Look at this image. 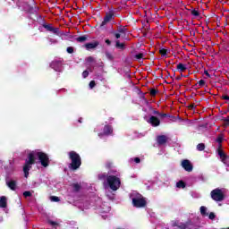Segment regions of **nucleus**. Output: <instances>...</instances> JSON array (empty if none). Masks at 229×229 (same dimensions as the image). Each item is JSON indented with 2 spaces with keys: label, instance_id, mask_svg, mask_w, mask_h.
Masks as SVG:
<instances>
[{
  "label": "nucleus",
  "instance_id": "obj_1",
  "mask_svg": "<svg viewBox=\"0 0 229 229\" xmlns=\"http://www.w3.org/2000/svg\"><path fill=\"white\" fill-rule=\"evenodd\" d=\"M68 157L71 160L68 167L70 171H78L80 167H81V157L78 152L72 150L69 152Z\"/></svg>",
  "mask_w": 229,
  "mask_h": 229
},
{
  "label": "nucleus",
  "instance_id": "obj_2",
  "mask_svg": "<svg viewBox=\"0 0 229 229\" xmlns=\"http://www.w3.org/2000/svg\"><path fill=\"white\" fill-rule=\"evenodd\" d=\"M106 183L111 191H118L121 187V178H119V175L110 174L107 176Z\"/></svg>",
  "mask_w": 229,
  "mask_h": 229
},
{
  "label": "nucleus",
  "instance_id": "obj_3",
  "mask_svg": "<svg viewBox=\"0 0 229 229\" xmlns=\"http://www.w3.org/2000/svg\"><path fill=\"white\" fill-rule=\"evenodd\" d=\"M132 205L135 208H144L148 205L146 198H144L140 193H138L134 198H132Z\"/></svg>",
  "mask_w": 229,
  "mask_h": 229
},
{
  "label": "nucleus",
  "instance_id": "obj_4",
  "mask_svg": "<svg viewBox=\"0 0 229 229\" xmlns=\"http://www.w3.org/2000/svg\"><path fill=\"white\" fill-rule=\"evenodd\" d=\"M211 199L213 201H225V192L219 188H216L210 192Z\"/></svg>",
  "mask_w": 229,
  "mask_h": 229
},
{
  "label": "nucleus",
  "instance_id": "obj_5",
  "mask_svg": "<svg viewBox=\"0 0 229 229\" xmlns=\"http://www.w3.org/2000/svg\"><path fill=\"white\" fill-rule=\"evenodd\" d=\"M36 157L43 167H49V156L46 152H36Z\"/></svg>",
  "mask_w": 229,
  "mask_h": 229
},
{
  "label": "nucleus",
  "instance_id": "obj_6",
  "mask_svg": "<svg viewBox=\"0 0 229 229\" xmlns=\"http://www.w3.org/2000/svg\"><path fill=\"white\" fill-rule=\"evenodd\" d=\"M115 19V13L114 11H109L106 13V16L101 23H99V28H103V26H106L110 21H114Z\"/></svg>",
  "mask_w": 229,
  "mask_h": 229
},
{
  "label": "nucleus",
  "instance_id": "obj_7",
  "mask_svg": "<svg viewBox=\"0 0 229 229\" xmlns=\"http://www.w3.org/2000/svg\"><path fill=\"white\" fill-rule=\"evenodd\" d=\"M51 69L56 71V72H62V61L60 60H54L50 64Z\"/></svg>",
  "mask_w": 229,
  "mask_h": 229
},
{
  "label": "nucleus",
  "instance_id": "obj_8",
  "mask_svg": "<svg viewBox=\"0 0 229 229\" xmlns=\"http://www.w3.org/2000/svg\"><path fill=\"white\" fill-rule=\"evenodd\" d=\"M182 167H183L188 173H191L192 169H194L192 163H191L189 159H183L182 161Z\"/></svg>",
  "mask_w": 229,
  "mask_h": 229
},
{
  "label": "nucleus",
  "instance_id": "obj_9",
  "mask_svg": "<svg viewBox=\"0 0 229 229\" xmlns=\"http://www.w3.org/2000/svg\"><path fill=\"white\" fill-rule=\"evenodd\" d=\"M114 133V128L112 125H105L103 132L98 133V137H103V135H112Z\"/></svg>",
  "mask_w": 229,
  "mask_h": 229
},
{
  "label": "nucleus",
  "instance_id": "obj_10",
  "mask_svg": "<svg viewBox=\"0 0 229 229\" xmlns=\"http://www.w3.org/2000/svg\"><path fill=\"white\" fill-rule=\"evenodd\" d=\"M148 124H151L154 128H157V126H160V119L157 116H150L148 120Z\"/></svg>",
  "mask_w": 229,
  "mask_h": 229
},
{
  "label": "nucleus",
  "instance_id": "obj_11",
  "mask_svg": "<svg viewBox=\"0 0 229 229\" xmlns=\"http://www.w3.org/2000/svg\"><path fill=\"white\" fill-rule=\"evenodd\" d=\"M35 156H37V152H30L28 154V159L25 160V164L29 165H33L35 164Z\"/></svg>",
  "mask_w": 229,
  "mask_h": 229
},
{
  "label": "nucleus",
  "instance_id": "obj_12",
  "mask_svg": "<svg viewBox=\"0 0 229 229\" xmlns=\"http://www.w3.org/2000/svg\"><path fill=\"white\" fill-rule=\"evenodd\" d=\"M173 226H176L179 229H187L191 226V220H188L186 223L174 222Z\"/></svg>",
  "mask_w": 229,
  "mask_h": 229
},
{
  "label": "nucleus",
  "instance_id": "obj_13",
  "mask_svg": "<svg viewBox=\"0 0 229 229\" xmlns=\"http://www.w3.org/2000/svg\"><path fill=\"white\" fill-rule=\"evenodd\" d=\"M157 142L159 146H164V144H167V136L165 135H159L157 138Z\"/></svg>",
  "mask_w": 229,
  "mask_h": 229
},
{
  "label": "nucleus",
  "instance_id": "obj_14",
  "mask_svg": "<svg viewBox=\"0 0 229 229\" xmlns=\"http://www.w3.org/2000/svg\"><path fill=\"white\" fill-rule=\"evenodd\" d=\"M86 49L90 50V49H96L98 46H99V41H94L92 43H86L85 45Z\"/></svg>",
  "mask_w": 229,
  "mask_h": 229
},
{
  "label": "nucleus",
  "instance_id": "obj_15",
  "mask_svg": "<svg viewBox=\"0 0 229 229\" xmlns=\"http://www.w3.org/2000/svg\"><path fill=\"white\" fill-rule=\"evenodd\" d=\"M7 187L11 189V191H15L17 189V181L15 180H11L9 182H6Z\"/></svg>",
  "mask_w": 229,
  "mask_h": 229
},
{
  "label": "nucleus",
  "instance_id": "obj_16",
  "mask_svg": "<svg viewBox=\"0 0 229 229\" xmlns=\"http://www.w3.org/2000/svg\"><path fill=\"white\" fill-rule=\"evenodd\" d=\"M32 165H28V163H25L23 165V173H24V176L25 178H28V176H30V170L31 169Z\"/></svg>",
  "mask_w": 229,
  "mask_h": 229
},
{
  "label": "nucleus",
  "instance_id": "obj_17",
  "mask_svg": "<svg viewBox=\"0 0 229 229\" xmlns=\"http://www.w3.org/2000/svg\"><path fill=\"white\" fill-rule=\"evenodd\" d=\"M76 42H79L80 44H83V42H87L89 40V35H83L80 36L75 38Z\"/></svg>",
  "mask_w": 229,
  "mask_h": 229
},
{
  "label": "nucleus",
  "instance_id": "obj_18",
  "mask_svg": "<svg viewBox=\"0 0 229 229\" xmlns=\"http://www.w3.org/2000/svg\"><path fill=\"white\" fill-rule=\"evenodd\" d=\"M8 207V202L6 201V198L4 196L0 197V208H6Z\"/></svg>",
  "mask_w": 229,
  "mask_h": 229
},
{
  "label": "nucleus",
  "instance_id": "obj_19",
  "mask_svg": "<svg viewBox=\"0 0 229 229\" xmlns=\"http://www.w3.org/2000/svg\"><path fill=\"white\" fill-rule=\"evenodd\" d=\"M223 140H225V134L220 133L217 135L215 142H217V144H223Z\"/></svg>",
  "mask_w": 229,
  "mask_h": 229
},
{
  "label": "nucleus",
  "instance_id": "obj_20",
  "mask_svg": "<svg viewBox=\"0 0 229 229\" xmlns=\"http://www.w3.org/2000/svg\"><path fill=\"white\" fill-rule=\"evenodd\" d=\"M6 173H13L15 171V166H13V163H9V166H5Z\"/></svg>",
  "mask_w": 229,
  "mask_h": 229
},
{
  "label": "nucleus",
  "instance_id": "obj_21",
  "mask_svg": "<svg viewBox=\"0 0 229 229\" xmlns=\"http://www.w3.org/2000/svg\"><path fill=\"white\" fill-rule=\"evenodd\" d=\"M126 31H128V29H126V27H124L123 25H120L117 29V32L122 35H124L126 33Z\"/></svg>",
  "mask_w": 229,
  "mask_h": 229
},
{
  "label": "nucleus",
  "instance_id": "obj_22",
  "mask_svg": "<svg viewBox=\"0 0 229 229\" xmlns=\"http://www.w3.org/2000/svg\"><path fill=\"white\" fill-rule=\"evenodd\" d=\"M98 180H100V181H102V182H105V180H106V182H108V174H99L98 175Z\"/></svg>",
  "mask_w": 229,
  "mask_h": 229
},
{
  "label": "nucleus",
  "instance_id": "obj_23",
  "mask_svg": "<svg viewBox=\"0 0 229 229\" xmlns=\"http://www.w3.org/2000/svg\"><path fill=\"white\" fill-rule=\"evenodd\" d=\"M187 69V65L180 63L179 64H177V70L180 71V72H185V70Z\"/></svg>",
  "mask_w": 229,
  "mask_h": 229
},
{
  "label": "nucleus",
  "instance_id": "obj_24",
  "mask_svg": "<svg viewBox=\"0 0 229 229\" xmlns=\"http://www.w3.org/2000/svg\"><path fill=\"white\" fill-rule=\"evenodd\" d=\"M72 187L73 188L74 192H80V191H81V184L73 183L72 184Z\"/></svg>",
  "mask_w": 229,
  "mask_h": 229
},
{
  "label": "nucleus",
  "instance_id": "obj_25",
  "mask_svg": "<svg viewBox=\"0 0 229 229\" xmlns=\"http://www.w3.org/2000/svg\"><path fill=\"white\" fill-rule=\"evenodd\" d=\"M217 153H218V156L220 157V158H221L222 160H226L227 156H226V154L225 153V151H223V150H218Z\"/></svg>",
  "mask_w": 229,
  "mask_h": 229
},
{
  "label": "nucleus",
  "instance_id": "obj_26",
  "mask_svg": "<svg viewBox=\"0 0 229 229\" xmlns=\"http://www.w3.org/2000/svg\"><path fill=\"white\" fill-rule=\"evenodd\" d=\"M185 182L183 181H179L176 182V187L178 189H185Z\"/></svg>",
  "mask_w": 229,
  "mask_h": 229
},
{
  "label": "nucleus",
  "instance_id": "obj_27",
  "mask_svg": "<svg viewBox=\"0 0 229 229\" xmlns=\"http://www.w3.org/2000/svg\"><path fill=\"white\" fill-rule=\"evenodd\" d=\"M200 214L201 216H208V213H207V207L205 206L200 207Z\"/></svg>",
  "mask_w": 229,
  "mask_h": 229
},
{
  "label": "nucleus",
  "instance_id": "obj_28",
  "mask_svg": "<svg viewBox=\"0 0 229 229\" xmlns=\"http://www.w3.org/2000/svg\"><path fill=\"white\" fill-rule=\"evenodd\" d=\"M115 47H117L118 49H124V43H121V41L116 40Z\"/></svg>",
  "mask_w": 229,
  "mask_h": 229
},
{
  "label": "nucleus",
  "instance_id": "obj_29",
  "mask_svg": "<svg viewBox=\"0 0 229 229\" xmlns=\"http://www.w3.org/2000/svg\"><path fill=\"white\" fill-rule=\"evenodd\" d=\"M197 149H198V151H204V150H205V145H204V143H199V144L197 145Z\"/></svg>",
  "mask_w": 229,
  "mask_h": 229
},
{
  "label": "nucleus",
  "instance_id": "obj_30",
  "mask_svg": "<svg viewBox=\"0 0 229 229\" xmlns=\"http://www.w3.org/2000/svg\"><path fill=\"white\" fill-rule=\"evenodd\" d=\"M159 54L161 55V56H166L167 55V49L165 48H161L159 50Z\"/></svg>",
  "mask_w": 229,
  "mask_h": 229
},
{
  "label": "nucleus",
  "instance_id": "obj_31",
  "mask_svg": "<svg viewBox=\"0 0 229 229\" xmlns=\"http://www.w3.org/2000/svg\"><path fill=\"white\" fill-rule=\"evenodd\" d=\"M191 15H193V17H199V12L196 9L191 10Z\"/></svg>",
  "mask_w": 229,
  "mask_h": 229
},
{
  "label": "nucleus",
  "instance_id": "obj_32",
  "mask_svg": "<svg viewBox=\"0 0 229 229\" xmlns=\"http://www.w3.org/2000/svg\"><path fill=\"white\" fill-rule=\"evenodd\" d=\"M52 33H54L55 35H58L60 33V28H54L52 27Z\"/></svg>",
  "mask_w": 229,
  "mask_h": 229
},
{
  "label": "nucleus",
  "instance_id": "obj_33",
  "mask_svg": "<svg viewBox=\"0 0 229 229\" xmlns=\"http://www.w3.org/2000/svg\"><path fill=\"white\" fill-rule=\"evenodd\" d=\"M134 58H136V60H142V58H144V54L140 53L134 55Z\"/></svg>",
  "mask_w": 229,
  "mask_h": 229
},
{
  "label": "nucleus",
  "instance_id": "obj_34",
  "mask_svg": "<svg viewBox=\"0 0 229 229\" xmlns=\"http://www.w3.org/2000/svg\"><path fill=\"white\" fill-rule=\"evenodd\" d=\"M157 94H158L157 89H150V96H152V98H155V96H157Z\"/></svg>",
  "mask_w": 229,
  "mask_h": 229
},
{
  "label": "nucleus",
  "instance_id": "obj_35",
  "mask_svg": "<svg viewBox=\"0 0 229 229\" xmlns=\"http://www.w3.org/2000/svg\"><path fill=\"white\" fill-rule=\"evenodd\" d=\"M43 28H45V30L47 31H51L53 30V26H51V24H44Z\"/></svg>",
  "mask_w": 229,
  "mask_h": 229
},
{
  "label": "nucleus",
  "instance_id": "obj_36",
  "mask_svg": "<svg viewBox=\"0 0 229 229\" xmlns=\"http://www.w3.org/2000/svg\"><path fill=\"white\" fill-rule=\"evenodd\" d=\"M106 169H112V167H114V163L111 162V161H108V162L106 164Z\"/></svg>",
  "mask_w": 229,
  "mask_h": 229
},
{
  "label": "nucleus",
  "instance_id": "obj_37",
  "mask_svg": "<svg viewBox=\"0 0 229 229\" xmlns=\"http://www.w3.org/2000/svg\"><path fill=\"white\" fill-rule=\"evenodd\" d=\"M51 201H54L55 203H58V201H60V198L56 197V196H52L50 197Z\"/></svg>",
  "mask_w": 229,
  "mask_h": 229
},
{
  "label": "nucleus",
  "instance_id": "obj_38",
  "mask_svg": "<svg viewBox=\"0 0 229 229\" xmlns=\"http://www.w3.org/2000/svg\"><path fill=\"white\" fill-rule=\"evenodd\" d=\"M66 51H67V53H69L70 55H72V53H74V47H68L66 48Z\"/></svg>",
  "mask_w": 229,
  "mask_h": 229
},
{
  "label": "nucleus",
  "instance_id": "obj_39",
  "mask_svg": "<svg viewBox=\"0 0 229 229\" xmlns=\"http://www.w3.org/2000/svg\"><path fill=\"white\" fill-rule=\"evenodd\" d=\"M106 56L108 60H114V55H112V54L109 52H106Z\"/></svg>",
  "mask_w": 229,
  "mask_h": 229
},
{
  "label": "nucleus",
  "instance_id": "obj_40",
  "mask_svg": "<svg viewBox=\"0 0 229 229\" xmlns=\"http://www.w3.org/2000/svg\"><path fill=\"white\" fill-rule=\"evenodd\" d=\"M23 196L24 198H31V191H24Z\"/></svg>",
  "mask_w": 229,
  "mask_h": 229
},
{
  "label": "nucleus",
  "instance_id": "obj_41",
  "mask_svg": "<svg viewBox=\"0 0 229 229\" xmlns=\"http://www.w3.org/2000/svg\"><path fill=\"white\" fill-rule=\"evenodd\" d=\"M48 225H51V226H58V223L53 220H48Z\"/></svg>",
  "mask_w": 229,
  "mask_h": 229
},
{
  "label": "nucleus",
  "instance_id": "obj_42",
  "mask_svg": "<svg viewBox=\"0 0 229 229\" xmlns=\"http://www.w3.org/2000/svg\"><path fill=\"white\" fill-rule=\"evenodd\" d=\"M86 62H88L89 64H92V62H94V57H92V56L87 57Z\"/></svg>",
  "mask_w": 229,
  "mask_h": 229
},
{
  "label": "nucleus",
  "instance_id": "obj_43",
  "mask_svg": "<svg viewBox=\"0 0 229 229\" xmlns=\"http://www.w3.org/2000/svg\"><path fill=\"white\" fill-rule=\"evenodd\" d=\"M159 117L164 118V117H171L168 114L165 113H159Z\"/></svg>",
  "mask_w": 229,
  "mask_h": 229
},
{
  "label": "nucleus",
  "instance_id": "obj_44",
  "mask_svg": "<svg viewBox=\"0 0 229 229\" xmlns=\"http://www.w3.org/2000/svg\"><path fill=\"white\" fill-rule=\"evenodd\" d=\"M208 217H209V219L214 220V219H216V214H215L214 212H211V213L208 215Z\"/></svg>",
  "mask_w": 229,
  "mask_h": 229
},
{
  "label": "nucleus",
  "instance_id": "obj_45",
  "mask_svg": "<svg viewBox=\"0 0 229 229\" xmlns=\"http://www.w3.org/2000/svg\"><path fill=\"white\" fill-rule=\"evenodd\" d=\"M111 33H113V35H114V37H115V38H121V33H119V32H111Z\"/></svg>",
  "mask_w": 229,
  "mask_h": 229
},
{
  "label": "nucleus",
  "instance_id": "obj_46",
  "mask_svg": "<svg viewBox=\"0 0 229 229\" xmlns=\"http://www.w3.org/2000/svg\"><path fill=\"white\" fill-rule=\"evenodd\" d=\"M205 80H200V81H199V82H198V84H199V87H203L204 85H205Z\"/></svg>",
  "mask_w": 229,
  "mask_h": 229
},
{
  "label": "nucleus",
  "instance_id": "obj_47",
  "mask_svg": "<svg viewBox=\"0 0 229 229\" xmlns=\"http://www.w3.org/2000/svg\"><path fill=\"white\" fill-rule=\"evenodd\" d=\"M94 87H96V81H91L89 82V88L94 89Z\"/></svg>",
  "mask_w": 229,
  "mask_h": 229
},
{
  "label": "nucleus",
  "instance_id": "obj_48",
  "mask_svg": "<svg viewBox=\"0 0 229 229\" xmlns=\"http://www.w3.org/2000/svg\"><path fill=\"white\" fill-rule=\"evenodd\" d=\"M216 151H223V143H218Z\"/></svg>",
  "mask_w": 229,
  "mask_h": 229
},
{
  "label": "nucleus",
  "instance_id": "obj_49",
  "mask_svg": "<svg viewBox=\"0 0 229 229\" xmlns=\"http://www.w3.org/2000/svg\"><path fill=\"white\" fill-rule=\"evenodd\" d=\"M89 76V71H84L83 72H82V77L83 78H87Z\"/></svg>",
  "mask_w": 229,
  "mask_h": 229
},
{
  "label": "nucleus",
  "instance_id": "obj_50",
  "mask_svg": "<svg viewBox=\"0 0 229 229\" xmlns=\"http://www.w3.org/2000/svg\"><path fill=\"white\" fill-rule=\"evenodd\" d=\"M222 99L225 100V101H229V97L228 95H223L222 96Z\"/></svg>",
  "mask_w": 229,
  "mask_h": 229
},
{
  "label": "nucleus",
  "instance_id": "obj_51",
  "mask_svg": "<svg viewBox=\"0 0 229 229\" xmlns=\"http://www.w3.org/2000/svg\"><path fill=\"white\" fill-rule=\"evenodd\" d=\"M105 42L107 46H112V41L110 39H106Z\"/></svg>",
  "mask_w": 229,
  "mask_h": 229
},
{
  "label": "nucleus",
  "instance_id": "obj_52",
  "mask_svg": "<svg viewBox=\"0 0 229 229\" xmlns=\"http://www.w3.org/2000/svg\"><path fill=\"white\" fill-rule=\"evenodd\" d=\"M134 162H135L136 164H140V157H135V158H134Z\"/></svg>",
  "mask_w": 229,
  "mask_h": 229
},
{
  "label": "nucleus",
  "instance_id": "obj_53",
  "mask_svg": "<svg viewBox=\"0 0 229 229\" xmlns=\"http://www.w3.org/2000/svg\"><path fill=\"white\" fill-rule=\"evenodd\" d=\"M204 74L208 76V78H210V73H208V71L205 70Z\"/></svg>",
  "mask_w": 229,
  "mask_h": 229
},
{
  "label": "nucleus",
  "instance_id": "obj_54",
  "mask_svg": "<svg viewBox=\"0 0 229 229\" xmlns=\"http://www.w3.org/2000/svg\"><path fill=\"white\" fill-rule=\"evenodd\" d=\"M189 108L191 110H194V108H196V106L194 104H191V105H190Z\"/></svg>",
  "mask_w": 229,
  "mask_h": 229
},
{
  "label": "nucleus",
  "instance_id": "obj_55",
  "mask_svg": "<svg viewBox=\"0 0 229 229\" xmlns=\"http://www.w3.org/2000/svg\"><path fill=\"white\" fill-rule=\"evenodd\" d=\"M153 114H154V115H158V117L160 116V113L157 110H154Z\"/></svg>",
  "mask_w": 229,
  "mask_h": 229
},
{
  "label": "nucleus",
  "instance_id": "obj_56",
  "mask_svg": "<svg viewBox=\"0 0 229 229\" xmlns=\"http://www.w3.org/2000/svg\"><path fill=\"white\" fill-rule=\"evenodd\" d=\"M224 123H229V115L223 119Z\"/></svg>",
  "mask_w": 229,
  "mask_h": 229
}]
</instances>
